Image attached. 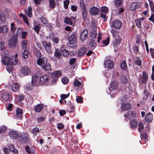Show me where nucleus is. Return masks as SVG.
Listing matches in <instances>:
<instances>
[{"label": "nucleus", "instance_id": "f257e3e1", "mask_svg": "<svg viewBox=\"0 0 154 154\" xmlns=\"http://www.w3.org/2000/svg\"><path fill=\"white\" fill-rule=\"evenodd\" d=\"M9 136L13 139L17 138L19 141L22 143H25L28 141L27 134H24L23 135H20L16 131H12L9 133Z\"/></svg>", "mask_w": 154, "mask_h": 154}, {"label": "nucleus", "instance_id": "f03ea898", "mask_svg": "<svg viewBox=\"0 0 154 154\" xmlns=\"http://www.w3.org/2000/svg\"><path fill=\"white\" fill-rule=\"evenodd\" d=\"M68 45L71 48H75L77 43L76 35L75 32H73L68 37Z\"/></svg>", "mask_w": 154, "mask_h": 154}, {"label": "nucleus", "instance_id": "7ed1b4c3", "mask_svg": "<svg viewBox=\"0 0 154 154\" xmlns=\"http://www.w3.org/2000/svg\"><path fill=\"white\" fill-rule=\"evenodd\" d=\"M61 75V71L60 70H57L52 72L51 77L52 78L51 81L52 83L54 84L56 83L58 80V77Z\"/></svg>", "mask_w": 154, "mask_h": 154}, {"label": "nucleus", "instance_id": "20e7f679", "mask_svg": "<svg viewBox=\"0 0 154 154\" xmlns=\"http://www.w3.org/2000/svg\"><path fill=\"white\" fill-rule=\"evenodd\" d=\"M17 43V39L16 36H13L9 41L10 47L12 48H14Z\"/></svg>", "mask_w": 154, "mask_h": 154}, {"label": "nucleus", "instance_id": "39448f33", "mask_svg": "<svg viewBox=\"0 0 154 154\" xmlns=\"http://www.w3.org/2000/svg\"><path fill=\"white\" fill-rule=\"evenodd\" d=\"M108 9L106 7L103 6L101 7V10L100 12V17L104 19V21L106 20L107 18L106 14L108 13Z\"/></svg>", "mask_w": 154, "mask_h": 154}, {"label": "nucleus", "instance_id": "423d86ee", "mask_svg": "<svg viewBox=\"0 0 154 154\" xmlns=\"http://www.w3.org/2000/svg\"><path fill=\"white\" fill-rule=\"evenodd\" d=\"M111 27H113L116 29H120L122 26L121 22L119 20H116L113 21L111 25Z\"/></svg>", "mask_w": 154, "mask_h": 154}, {"label": "nucleus", "instance_id": "0eeeda50", "mask_svg": "<svg viewBox=\"0 0 154 154\" xmlns=\"http://www.w3.org/2000/svg\"><path fill=\"white\" fill-rule=\"evenodd\" d=\"M44 60L45 63H44V65H42L41 67L45 71H51V66L49 63L47 62V58H45V59Z\"/></svg>", "mask_w": 154, "mask_h": 154}, {"label": "nucleus", "instance_id": "6e6552de", "mask_svg": "<svg viewBox=\"0 0 154 154\" xmlns=\"http://www.w3.org/2000/svg\"><path fill=\"white\" fill-rule=\"evenodd\" d=\"M90 14L93 15H96L99 13L98 8L95 7L91 8L89 10Z\"/></svg>", "mask_w": 154, "mask_h": 154}, {"label": "nucleus", "instance_id": "1a4fd4ad", "mask_svg": "<svg viewBox=\"0 0 154 154\" xmlns=\"http://www.w3.org/2000/svg\"><path fill=\"white\" fill-rule=\"evenodd\" d=\"M88 35V31L85 29L80 33V38L82 41H84L87 37Z\"/></svg>", "mask_w": 154, "mask_h": 154}, {"label": "nucleus", "instance_id": "9d476101", "mask_svg": "<svg viewBox=\"0 0 154 154\" xmlns=\"http://www.w3.org/2000/svg\"><path fill=\"white\" fill-rule=\"evenodd\" d=\"M104 66L106 68L111 69L113 67V62L110 60H108L104 63Z\"/></svg>", "mask_w": 154, "mask_h": 154}, {"label": "nucleus", "instance_id": "9b49d317", "mask_svg": "<svg viewBox=\"0 0 154 154\" xmlns=\"http://www.w3.org/2000/svg\"><path fill=\"white\" fill-rule=\"evenodd\" d=\"M2 63L6 65L11 63V60L9 57L8 56L4 57L2 59Z\"/></svg>", "mask_w": 154, "mask_h": 154}, {"label": "nucleus", "instance_id": "f8f14e48", "mask_svg": "<svg viewBox=\"0 0 154 154\" xmlns=\"http://www.w3.org/2000/svg\"><path fill=\"white\" fill-rule=\"evenodd\" d=\"M122 109L123 111H126L131 107V105L129 103H122L121 105Z\"/></svg>", "mask_w": 154, "mask_h": 154}, {"label": "nucleus", "instance_id": "ddd939ff", "mask_svg": "<svg viewBox=\"0 0 154 154\" xmlns=\"http://www.w3.org/2000/svg\"><path fill=\"white\" fill-rule=\"evenodd\" d=\"M49 76L47 75H44L41 77L40 79L41 83L43 85L47 82L49 79Z\"/></svg>", "mask_w": 154, "mask_h": 154}, {"label": "nucleus", "instance_id": "4468645a", "mask_svg": "<svg viewBox=\"0 0 154 154\" xmlns=\"http://www.w3.org/2000/svg\"><path fill=\"white\" fill-rule=\"evenodd\" d=\"M97 46V44L94 39H90L88 45V48L90 49H94Z\"/></svg>", "mask_w": 154, "mask_h": 154}, {"label": "nucleus", "instance_id": "2eb2a0df", "mask_svg": "<svg viewBox=\"0 0 154 154\" xmlns=\"http://www.w3.org/2000/svg\"><path fill=\"white\" fill-rule=\"evenodd\" d=\"M120 38L119 35H118V38H116L113 41V44L114 47L115 48L114 50H116V48H117L118 45L120 43Z\"/></svg>", "mask_w": 154, "mask_h": 154}, {"label": "nucleus", "instance_id": "dca6fc26", "mask_svg": "<svg viewBox=\"0 0 154 154\" xmlns=\"http://www.w3.org/2000/svg\"><path fill=\"white\" fill-rule=\"evenodd\" d=\"M145 119L146 122H150L153 120V115L150 113H147L145 117Z\"/></svg>", "mask_w": 154, "mask_h": 154}, {"label": "nucleus", "instance_id": "f3484780", "mask_svg": "<svg viewBox=\"0 0 154 154\" xmlns=\"http://www.w3.org/2000/svg\"><path fill=\"white\" fill-rule=\"evenodd\" d=\"M38 79V76L36 75H33L32 78V85L33 86L35 85Z\"/></svg>", "mask_w": 154, "mask_h": 154}, {"label": "nucleus", "instance_id": "a211bd4d", "mask_svg": "<svg viewBox=\"0 0 154 154\" xmlns=\"http://www.w3.org/2000/svg\"><path fill=\"white\" fill-rule=\"evenodd\" d=\"M86 52V49L85 47H82L79 50L78 53V55L79 57L83 56Z\"/></svg>", "mask_w": 154, "mask_h": 154}, {"label": "nucleus", "instance_id": "6ab92c4d", "mask_svg": "<svg viewBox=\"0 0 154 154\" xmlns=\"http://www.w3.org/2000/svg\"><path fill=\"white\" fill-rule=\"evenodd\" d=\"M23 113V111L21 109L18 108L16 111V117L20 119H22L21 114Z\"/></svg>", "mask_w": 154, "mask_h": 154}, {"label": "nucleus", "instance_id": "aec40b11", "mask_svg": "<svg viewBox=\"0 0 154 154\" xmlns=\"http://www.w3.org/2000/svg\"><path fill=\"white\" fill-rule=\"evenodd\" d=\"M11 97V95L8 93L4 92L3 93L2 97L6 101L9 100Z\"/></svg>", "mask_w": 154, "mask_h": 154}, {"label": "nucleus", "instance_id": "412c9836", "mask_svg": "<svg viewBox=\"0 0 154 154\" xmlns=\"http://www.w3.org/2000/svg\"><path fill=\"white\" fill-rule=\"evenodd\" d=\"M143 76L142 77V82L143 83H145L148 80V77L147 74L145 71L143 72Z\"/></svg>", "mask_w": 154, "mask_h": 154}, {"label": "nucleus", "instance_id": "4be33fe9", "mask_svg": "<svg viewBox=\"0 0 154 154\" xmlns=\"http://www.w3.org/2000/svg\"><path fill=\"white\" fill-rule=\"evenodd\" d=\"M51 44L50 43H47L45 45V49L48 53L51 54L52 53V51L51 49Z\"/></svg>", "mask_w": 154, "mask_h": 154}, {"label": "nucleus", "instance_id": "5701e85b", "mask_svg": "<svg viewBox=\"0 0 154 154\" xmlns=\"http://www.w3.org/2000/svg\"><path fill=\"white\" fill-rule=\"evenodd\" d=\"M20 85L19 84L14 83L11 86V90L13 91H16V90L19 89Z\"/></svg>", "mask_w": 154, "mask_h": 154}, {"label": "nucleus", "instance_id": "b1692460", "mask_svg": "<svg viewBox=\"0 0 154 154\" xmlns=\"http://www.w3.org/2000/svg\"><path fill=\"white\" fill-rule=\"evenodd\" d=\"M137 2H132L130 4V9L131 11H134L136 10L137 7Z\"/></svg>", "mask_w": 154, "mask_h": 154}, {"label": "nucleus", "instance_id": "393cba45", "mask_svg": "<svg viewBox=\"0 0 154 154\" xmlns=\"http://www.w3.org/2000/svg\"><path fill=\"white\" fill-rule=\"evenodd\" d=\"M45 58H46L44 57L41 58H39L37 60V64L41 67L42 66V65H44V62L45 63L44 60L45 59Z\"/></svg>", "mask_w": 154, "mask_h": 154}, {"label": "nucleus", "instance_id": "a878e982", "mask_svg": "<svg viewBox=\"0 0 154 154\" xmlns=\"http://www.w3.org/2000/svg\"><path fill=\"white\" fill-rule=\"evenodd\" d=\"M43 108L42 105L41 104H39L35 106L34 108V110L36 112H38L41 111Z\"/></svg>", "mask_w": 154, "mask_h": 154}, {"label": "nucleus", "instance_id": "bb28decb", "mask_svg": "<svg viewBox=\"0 0 154 154\" xmlns=\"http://www.w3.org/2000/svg\"><path fill=\"white\" fill-rule=\"evenodd\" d=\"M97 35V32L95 30H92L91 32V39H96Z\"/></svg>", "mask_w": 154, "mask_h": 154}, {"label": "nucleus", "instance_id": "cd10ccee", "mask_svg": "<svg viewBox=\"0 0 154 154\" xmlns=\"http://www.w3.org/2000/svg\"><path fill=\"white\" fill-rule=\"evenodd\" d=\"M55 57L57 59H60L61 57V54L58 49H55L54 53Z\"/></svg>", "mask_w": 154, "mask_h": 154}, {"label": "nucleus", "instance_id": "c85d7f7f", "mask_svg": "<svg viewBox=\"0 0 154 154\" xmlns=\"http://www.w3.org/2000/svg\"><path fill=\"white\" fill-rule=\"evenodd\" d=\"M29 69L28 67L26 66L23 67L21 69V72L25 75H27Z\"/></svg>", "mask_w": 154, "mask_h": 154}, {"label": "nucleus", "instance_id": "c756f323", "mask_svg": "<svg viewBox=\"0 0 154 154\" xmlns=\"http://www.w3.org/2000/svg\"><path fill=\"white\" fill-rule=\"evenodd\" d=\"M130 124L131 127L133 128H135L137 126V122L134 119L130 121Z\"/></svg>", "mask_w": 154, "mask_h": 154}, {"label": "nucleus", "instance_id": "7c9ffc66", "mask_svg": "<svg viewBox=\"0 0 154 154\" xmlns=\"http://www.w3.org/2000/svg\"><path fill=\"white\" fill-rule=\"evenodd\" d=\"M81 10L82 13L83 19V20H85L86 19L87 15L86 10L85 8L82 9Z\"/></svg>", "mask_w": 154, "mask_h": 154}, {"label": "nucleus", "instance_id": "2f4dec72", "mask_svg": "<svg viewBox=\"0 0 154 154\" xmlns=\"http://www.w3.org/2000/svg\"><path fill=\"white\" fill-rule=\"evenodd\" d=\"M121 67L122 69L123 70H125L127 69V66L125 61L123 60L122 61L121 64Z\"/></svg>", "mask_w": 154, "mask_h": 154}, {"label": "nucleus", "instance_id": "473e14b6", "mask_svg": "<svg viewBox=\"0 0 154 154\" xmlns=\"http://www.w3.org/2000/svg\"><path fill=\"white\" fill-rule=\"evenodd\" d=\"M6 69L7 71L9 73L11 72L13 70V65H12L11 63L6 65Z\"/></svg>", "mask_w": 154, "mask_h": 154}, {"label": "nucleus", "instance_id": "72a5a7b5", "mask_svg": "<svg viewBox=\"0 0 154 154\" xmlns=\"http://www.w3.org/2000/svg\"><path fill=\"white\" fill-rule=\"evenodd\" d=\"M118 86V83L115 81L112 82L110 85L111 88L113 89H116Z\"/></svg>", "mask_w": 154, "mask_h": 154}, {"label": "nucleus", "instance_id": "f704fd0d", "mask_svg": "<svg viewBox=\"0 0 154 154\" xmlns=\"http://www.w3.org/2000/svg\"><path fill=\"white\" fill-rule=\"evenodd\" d=\"M111 32L112 34L113 37H115L116 38H118V35H119L118 32L116 30L112 29L111 30Z\"/></svg>", "mask_w": 154, "mask_h": 154}, {"label": "nucleus", "instance_id": "c9c22d12", "mask_svg": "<svg viewBox=\"0 0 154 154\" xmlns=\"http://www.w3.org/2000/svg\"><path fill=\"white\" fill-rule=\"evenodd\" d=\"M64 22L68 24L72 25V21L70 18L66 17L64 19Z\"/></svg>", "mask_w": 154, "mask_h": 154}, {"label": "nucleus", "instance_id": "e433bc0d", "mask_svg": "<svg viewBox=\"0 0 154 154\" xmlns=\"http://www.w3.org/2000/svg\"><path fill=\"white\" fill-rule=\"evenodd\" d=\"M9 147L11 151L13 152L15 154H18V151L14 149V146L13 145H10Z\"/></svg>", "mask_w": 154, "mask_h": 154}, {"label": "nucleus", "instance_id": "4c0bfd02", "mask_svg": "<svg viewBox=\"0 0 154 154\" xmlns=\"http://www.w3.org/2000/svg\"><path fill=\"white\" fill-rule=\"evenodd\" d=\"M0 19L1 20L4 22L6 20L5 13L3 12H2L0 14Z\"/></svg>", "mask_w": 154, "mask_h": 154}, {"label": "nucleus", "instance_id": "58836bf2", "mask_svg": "<svg viewBox=\"0 0 154 154\" xmlns=\"http://www.w3.org/2000/svg\"><path fill=\"white\" fill-rule=\"evenodd\" d=\"M122 0H115L114 5L117 6H120L122 4Z\"/></svg>", "mask_w": 154, "mask_h": 154}, {"label": "nucleus", "instance_id": "ea45409f", "mask_svg": "<svg viewBox=\"0 0 154 154\" xmlns=\"http://www.w3.org/2000/svg\"><path fill=\"white\" fill-rule=\"evenodd\" d=\"M49 0V6L50 8H54L55 6V4L54 0Z\"/></svg>", "mask_w": 154, "mask_h": 154}, {"label": "nucleus", "instance_id": "a19ab883", "mask_svg": "<svg viewBox=\"0 0 154 154\" xmlns=\"http://www.w3.org/2000/svg\"><path fill=\"white\" fill-rule=\"evenodd\" d=\"M29 52L27 50H25L23 51L22 57L24 59L27 58L28 57Z\"/></svg>", "mask_w": 154, "mask_h": 154}, {"label": "nucleus", "instance_id": "79ce46f5", "mask_svg": "<svg viewBox=\"0 0 154 154\" xmlns=\"http://www.w3.org/2000/svg\"><path fill=\"white\" fill-rule=\"evenodd\" d=\"M27 40H23L22 42L21 45L22 47L26 49L27 48Z\"/></svg>", "mask_w": 154, "mask_h": 154}, {"label": "nucleus", "instance_id": "37998d69", "mask_svg": "<svg viewBox=\"0 0 154 154\" xmlns=\"http://www.w3.org/2000/svg\"><path fill=\"white\" fill-rule=\"evenodd\" d=\"M69 81V79L66 77H63L62 79V82L63 84H66L68 83Z\"/></svg>", "mask_w": 154, "mask_h": 154}, {"label": "nucleus", "instance_id": "c03bdc74", "mask_svg": "<svg viewBox=\"0 0 154 154\" xmlns=\"http://www.w3.org/2000/svg\"><path fill=\"white\" fill-rule=\"evenodd\" d=\"M152 11L154 12V4L150 0H148Z\"/></svg>", "mask_w": 154, "mask_h": 154}, {"label": "nucleus", "instance_id": "a18cd8bd", "mask_svg": "<svg viewBox=\"0 0 154 154\" xmlns=\"http://www.w3.org/2000/svg\"><path fill=\"white\" fill-rule=\"evenodd\" d=\"M138 131L141 132L144 128V125L142 122H140L138 125Z\"/></svg>", "mask_w": 154, "mask_h": 154}, {"label": "nucleus", "instance_id": "49530a36", "mask_svg": "<svg viewBox=\"0 0 154 154\" xmlns=\"http://www.w3.org/2000/svg\"><path fill=\"white\" fill-rule=\"evenodd\" d=\"M29 154H37L33 147H32L30 149L29 148Z\"/></svg>", "mask_w": 154, "mask_h": 154}, {"label": "nucleus", "instance_id": "de8ad7c7", "mask_svg": "<svg viewBox=\"0 0 154 154\" xmlns=\"http://www.w3.org/2000/svg\"><path fill=\"white\" fill-rule=\"evenodd\" d=\"M15 24L14 23H11V29L12 32H14L16 30V28L14 27V25Z\"/></svg>", "mask_w": 154, "mask_h": 154}, {"label": "nucleus", "instance_id": "09e8293b", "mask_svg": "<svg viewBox=\"0 0 154 154\" xmlns=\"http://www.w3.org/2000/svg\"><path fill=\"white\" fill-rule=\"evenodd\" d=\"M62 54L63 56L66 57H67L69 55L68 51L65 49L63 51Z\"/></svg>", "mask_w": 154, "mask_h": 154}, {"label": "nucleus", "instance_id": "8fccbe9b", "mask_svg": "<svg viewBox=\"0 0 154 154\" xmlns=\"http://www.w3.org/2000/svg\"><path fill=\"white\" fill-rule=\"evenodd\" d=\"M141 60L139 58L137 57V59H136L135 61V63L137 65L140 66L141 65Z\"/></svg>", "mask_w": 154, "mask_h": 154}, {"label": "nucleus", "instance_id": "3c124183", "mask_svg": "<svg viewBox=\"0 0 154 154\" xmlns=\"http://www.w3.org/2000/svg\"><path fill=\"white\" fill-rule=\"evenodd\" d=\"M39 131V129L37 127L34 128L31 131V132L34 135H35Z\"/></svg>", "mask_w": 154, "mask_h": 154}, {"label": "nucleus", "instance_id": "603ef678", "mask_svg": "<svg viewBox=\"0 0 154 154\" xmlns=\"http://www.w3.org/2000/svg\"><path fill=\"white\" fill-rule=\"evenodd\" d=\"M135 23L137 26L139 28H140L141 27V22L139 19L135 20Z\"/></svg>", "mask_w": 154, "mask_h": 154}, {"label": "nucleus", "instance_id": "864d4df0", "mask_svg": "<svg viewBox=\"0 0 154 154\" xmlns=\"http://www.w3.org/2000/svg\"><path fill=\"white\" fill-rule=\"evenodd\" d=\"M64 8L66 9H67L68 8V5L69 3V0H66L64 2Z\"/></svg>", "mask_w": 154, "mask_h": 154}, {"label": "nucleus", "instance_id": "5fc2aeb1", "mask_svg": "<svg viewBox=\"0 0 154 154\" xmlns=\"http://www.w3.org/2000/svg\"><path fill=\"white\" fill-rule=\"evenodd\" d=\"M109 38L108 37L106 38V39L103 40L102 43L106 45H107L109 44Z\"/></svg>", "mask_w": 154, "mask_h": 154}, {"label": "nucleus", "instance_id": "6e6d98bb", "mask_svg": "<svg viewBox=\"0 0 154 154\" xmlns=\"http://www.w3.org/2000/svg\"><path fill=\"white\" fill-rule=\"evenodd\" d=\"M45 119V117L41 116L36 119V120L38 122H42L44 121Z\"/></svg>", "mask_w": 154, "mask_h": 154}, {"label": "nucleus", "instance_id": "4d7b16f0", "mask_svg": "<svg viewBox=\"0 0 154 154\" xmlns=\"http://www.w3.org/2000/svg\"><path fill=\"white\" fill-rule=\"evenodd\" d=\"M125 117L129 119H131V112L128 111L125 115Z\"/></svg>", "mask_w": 154, "mask_h": 154}, {"label": "nucleus", "instance_id": "13d9d810", "mask_svg": "<svg viewBox=\"0 0 154 154\" xmlns=\"http://www.w3.org/2000/svg\"><path fill=\"white\" fill-rule=\"evenodd\" d=\"M73 84L75 86H78L81 85V83L77 80H75L73 82Z\"/></svg>", "mask_w": 154, "mask_h": 154}, {"label": "nucleus", "instance_id": "bf43d9fd", "mask_svg": "<svg viewBox=\"0 0 154 154\" xmlns=\"http://www.w3.org/2000/svg\"><path fill=\"white\" fill-rule=\"evenodd\" d=\"M23 18L24 22L27 25H29V23L27 16L25 15H24Z\"/></svg>", "mask_w": 154, "mask_h": 154}, {"label": "nucleus", "instance_id": "052dcab7", "mask_svg": "<svg viewBox=\"0 0 154 154\" xmlns=\"http://www.w3.org/2000/svg\"><path fill=\"white\" fill-rule=\"evenodd\" d=\"M6 129V127L5 126L3 125L0 127V134L4 132Z\"/></svg>", "mask_w": 154, "mask_h": 154}, {"label": "nucleus", "instance_id": "680f3d73", "mask_svg": "<svg viewBox=\"0 0 154 154\" xmlns=\"http://www.w3.org/2000/svg\"><path fill=\"white\" fill-rule=\"evenodd\" d=\"M141 136L142 140H145L147 137V134L146 133H143L142 134Z\"/></svg>", "mask_w": 154, "mask_h": 154}, {"label": "nucleus", "instance_id": "e2e57ef3", "mask_svg": "<svg viewBox=\"0 0 154 154\" xmlns=\"http://www.w3.org/2000/svg\"><path fill=\"white\" fill-rule=\"evenodd\" d=\"M143 94L145 97H143L144 99H146L148 98L149 96V93L147 91L145 90L144 91Z\"/></svg>", "mask_w": 154, "mask_h": 154}, {"label": "nucleus", "instance_id": "0e129e2a", "mask_svg": "<svg viewBox=\"0 0 154 154\" xmlns=\"http://www.w3.org/2000/svg\"><path fill=\"white\" fill-rule=\"evenodd\" d=\"M121 81L123 83H125L127 82V78L125 76H121Z\"/></svg>", "mask_w": 154, "mask_h": 154}, {"label": "nucleus", "instance_id": "69168bd1", "mask_svg": "<svg viewBox=\"0 0 154 154\" xmlns=\"http://www.w3.org/2000/svg\"><path fill=\"white\" fill-rule=\"evenodd\" d=\"M11 63L13 65H15L17 63L18 60L16 58H14V60L11 59Z\"/></svg>", "mask_w": 154, "mask_h": 154}, {"label": "nucleus", "instance_id": "338daca9", "mask_svg": "<svg viewBox=\"0 0 154 154\" xmlns=\"http://www.w3.org/2000/svg\"><path fill=\"white\" fill-rule=\"evenodd\" d=\"M80 5L82 9L85 8L84 3L82 0H81L80 2Z\"/></svg>", "mask_w": 154, "mask_h": 154}, {"label": "nucleus", "instance_id": "774afa93", "mask_svg": "<svg viewBox=\"0 0 154 154\" xmlns=\"http://www.w3.org/2000/svg\"><path fill=\"white\" fill-rule=\"evenodd\" d=\"M76 101L78 103H82L83 101L82 100V98L80 96H79L76 99Z\"/></svg>", "mask_w": 154, "mask_h": 154}]
</instances>
